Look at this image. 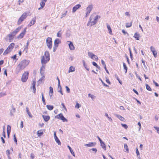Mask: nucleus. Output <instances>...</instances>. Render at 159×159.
<instances>
[{
  "instance_id": "4468645a",
  "label": "nucleus",
  "mask_w": 159,
  "mask_h": 159,
  "mask_svg": "<svg viewBox=\"0 0 159 159\" xmlns=\"http://www.w3.org/2000/svg\"><path fill=\"white\" fill-rule=\"evenodd\" d=\"M93 8V6L92 4L89 5L86 8V12L88 14H90L91 11Z\"/></svg>"
},
{
  "instance_id": "3c124183",
  "label": "nucleus",
  "mask_w": 159,
  "mask_h": 159,
  "mask_svg": "<svg viewBox=\"0 0 159 159\" xmlns=\"http://www.w3.org/2000/svg\"><path fill=\"white\" fill-rule=\"evenodd\" d=\"M80 106H80V104L78 102H77L75 107V108H79L80 107Z\"/></svg>"
},
{
  "instance_id": "aec40b11",
  "label": "nucleus",
  "mask_w": 159,
  "mask_h": 159,
  "mask_svg": "<svg viewBox=\"0 0 159 159\" xmlns=\"http://www.w3.org/2000/svg\"><path fill=\"white\" fill-rule=\"evenodd\" d=\"M42 117L44 120L46 122L48 121L50 119V117L48 116H44L43 115H42Z\"/></svg>"
},
{
  "instance_id": "b1692460",
  "label": "nucleus",
  "mask_w": 159,
  "mask_h": 159,
  "mask_svg": "<svg viewBox=\"0 0 159 159\" xmlns=\"http://www.w3.org/2000/svg\"><path fill=\"white\" fill-rule=\"evenodd\" d=\"M92 16H91L89 18L90 21V23H91V26H92V25H94L97 22V21H96V20H95L94 19L93 21H91V20H92Z\"/></svg>"
},
{
  "instance_id": "864d4df0",
  "label": "nucleus",
  "mask_w": 159,
  "mask_h": 159,
  "mask_svg": "<svg viewBox=\"0 0 159 159\" xmlns=\"http://www.w3.org/2000/svg\"><path fill=\"white\" fill-rule=\"evenodd\" d=\"M67 12V11H66L65 13H64L62 15L61 17V18H62L63 17H65L66 16Z\"/></svg>"
},
{
  "instance_id": "5fc2aeb1",
  "label": "nucleus",
  "mask_w": 159,
  "mask_h": 159,
  "mask_svg": "<svg viewBox=\"0 0 159 159\" xmlns=\"http://www.w3.org/2000/svg\"><path fill=\"white\" fill-rule=\"evenodd\" d=\"M66 91L67 93H69L70 92V89L67 86H66Z\"/></svg>"
},
{
  "instance_id": "bf43d9fd",
  "label": "nucleus",
  "mask_w": 159,
  "mask_h": 159,
  "mask_svg": "<svg viewBox=\"0 0 159 159\" xmlns=\"http://www.w3.org/2000/svg\"><path fill=\"white\" fill-rule=\"evenodd\" d=\"M6 154H7V156H10V151L9 150H7L6 151Z\"/></svg>"
},
{
  "instance_id": "13d9d810",
  "label": "nucleus",
  "mask_w": 159,
  "mask_h": 159,
  "mask_svg": "<svg viewBox=\"0 0 159 159\" xmlns=\"http://www.w3.org/2000/svg\"><path fill=\"white\" fill-rule=\"evenodd\" d=\"M83 63L84 66L85 67V68L86 69V70H89V69L87 68V66L85 64V62H84V61H83Z\"/></svg>"
},
{
  "instance_id": "680f3d73",
  "label": "nucleus",
  "mask_w": 159,
  "mask_h": 159,
  "mask_svg": "<svg viewBox=\"0 0 159 159\" xmlns=\"http://www.w3.org/2000/svg\"><path fill=\"white\" fill-rule=\"evenodd\" d=\"M136 153L137 156L139 155V152L137 148H136Z\"/></svg>"
},
{
  "instance_id": "dca6fc26",
  "label": "nucleus",
  "mask_w": 159,
  "mask_h": 159,
  "mask_svg": "<svg viewBox=\"0 0 159 159\" xmlns=\"http://www.w3.org/2000/svg\"><path fill=\"white\" fill-rule=\"evenodd\" d=\"M11 107L12 108V109L10 110V115L11 116L13 115V113L16 111V108L14 107V106L13 104L11 105Z\"/></svg>"
},
{
  "instance_id": "c85d7f7f",
  "label": "nucleus",
  "mask_w": 159,
  "mask_h": 159,
  "mask_svg": "<svg viewBox=\"0 0 159 159\" xmlns=\"http://www.w3.org/2000/svg\"><path fill=\"white\" fill-rule=\"evenodd\" d=\"M67 147L70 150L71 153L72 155L73 156L75 157V154L74 152H73V150L71 148L69 145L67 146Z\"/></svg>"
},
{
  "instance_id": "393cba45",
  "label": "nucleus",
  "mask_w": 159,
  "mask_h": 159,
  "mask_svg": "<svg viewBox=\"0 0 159 159\" xmlns=\"http://www.w3.org/2000/svg\"><path fill=\"white\" fill-rule=\"evenodd\" d=\"M107 29H108V30L109 31V34H112V30H111V28L110 26L108 24H107Z\"/></svg>"
},
{
  "instance_id": "f704fd0d",
  "label": "nucleus",
  "mask_w": 159,
  "mask_h": 159,
  "mask_svg": "<svg viewBox=\"0 0 159 159\" xmlns=\"http://www.w3.org/2000/svg\"><path fill=\"white\" fill-rule=\"evenodd\" d=\"M124 146V149H125L126 150H124V151L125 152H129V149L127 145L126 144H125Z\"/></svg>"
},
{
  "instance_id": "ea45409f",
  "label": "nucleus",
  "mask_w": 159,
  "mask_h": 159,
  "mask_svg": "<svg viewBox=\"0 0 159 159\" xmlns=\"http://www.w3.org/2000/svg\"><path fill=\"white\" fill-rule=\"evenodd\" d=\"M105 116H106L108 119L111 122L112 121V120L111 117H109L108 114L107 113H105Z\"/></svg>"
},
{
  "instance_id": "5701e85b",
  "label": "nucleus",
  "mask_w": 159,
  "mask_h": 159,
  "mask_svg": "<svg viewBox=\"0 0 159 159\" xmlns=\"http://www.w3.org/2000/svg\"><path fill=\"white\" fill-rule=\"evenodd\" d=\"M116 116L117 118H118L119 119H120V120H121L122 121H124L125 120V119L124 117H122L120 115H116Z\"/></svg>"
},
{
  "instance_id": "f03ea898",
  "label": "nucleus",
  "mask_w": 159,
  "mask_h": 159,
  "mask_svg": "<svg viewBox=\"0 0 159 159\" xmlns=\"http://www.w3.org/2000/svg\"><path fill=\"white\" fill-rule=\"evenodd\" d=\"M29 61L23 60L21 61L18 65V66L21 69H24L29 64Z\"/></svg>"
},
{
  "instance_id": "20e7f679",
  "label": "nucleus",
  "mask_w": 159,
  "mask_h": 159,
  "mask_svg": "<svg viewBox=\"0 0 159 159\" xmlns=\"http://www.w3.org/2000/svg\"><path fill=\"white\" fill-rule=\"evenodd\" d=\"M27 16V13L26 12L24 13L18 19L17 24L18 25L21 24V22L26 18Z\"/></svg>"
},
{
  "instance_id": "2f4dec72",
  "label": "nucleus",
  "mask_w": 159,
  "mask_h": 159,
  "mask_svg": "<svg viewBox=\"0 0 159 159\" xmlns=\"http://www.w3.org/2000/svg\"><path fill=\"white\" fill-rule=\"evenodd\" d=\"M46 107L50 111L52 110L54 108L53 106L50 105H47Z\"/></svg>"
},
{
  "instance_id": "338daca9",
  "label": "nucleus",
  "mask_w": 159,
  "mask_h": 159,
  "mask_svg": "<svg viewBox=\"0 0 159 159\" xmlns=\"http://www.w3.org/2000/svg\"><path fill=\"white\" fill-rule=\"evenodd\" d=\"M134 98L137 101V103H138L139 104V105H141V102L139 100H138L136 98Z\"/></svg>"
},
{
  "instance_id": "ddd939ff",
  "label": "nucleus",
  "mask_w": 159,
  "mask_h": 159,
  "mask_svg": "<svg viewBox=\"0 0 159 159\" xmlns=\"http://www.w3.org/2000/svg\"><path fill=\"white\" fill-rule=\"evenodd\" d=\"M81 5L80 4H78L75 5L73 8L72 11V12L74 13L77 10L81 7Z\"/></svg>"
},
{
  "instance_id": "2eb2a0df",
  "label": "nucleus",
  "mask_w": 159,
  "mask_h": 159,
  "mask_svg": "<svg viewBox=\"0 0 159 159\" xmlns=\"http://www.w3.org/2000/svg\"><path fill=\"white\" fill-rule=\"evenodd\" d=\"M67 42L69 43L68 45L70 49L71 50H74L75 48L73 43L71 41H68Z\"/></svg>"
},
{
  "instance_id": "6e6d98bb",
  "label": "nucleus",
  "mask_w": 159,
  "mask_h": 159,
  "mask_svg": "<svg viewBox=\"0 0 159 159\" xmlns=\"http://www.w3.org/2000/svg\"><path fill=\"white\" fill-rule=\"evenodd\" d=\"M153 82L154 84L156 86L159 87V84L157 83L154 80H153Z\"/></svg>"
},
{
  "instance_id": "a18cd8bd",
  "label": "nucleus",
  "mask_w": 159,
  "mask_h": 159,
  "mask_svg": "<svg viewBox=\"0 0 159 159\" xmlns=\"http://www.w3.org/2000/svg\"><path fill=\"white\" fill-rule=\"evenodd\" d=\"M88 97H90L92 99H93V98H95V96L92 95L91 94H88Z\"/></svg>"
},
{
  "instance_id": "774afa93",
  "label": "nucleus",
  "mask_w": 159,
  "mask_h": 159,
  "mask_svg": "<svg viewBox=\"0 0 159 159\" xmlns=\"http://www.w3.org/2000/svg\"><path fill=\"white\" fill-rule=\"evenodd\" d=\"M16 55H15L13 56H12V57H11V58L13 59L14 60L16 59Z\"/></svg>"
},
{
  "instance_id": "8fccbe9b",
  "label": "nucleus",
  "mask_w": 159,
  "mask_h": 159,
  "mask_svg": "<svg viewBox=\"0 0 159 159\" xmlns=\"http://www.w3.org/2000/svg\"><path fill=\"white\" fill-rule=\"evenodd\" d=\"M100 80L103 86L107 87H109V86L105 84L101 79H100Z\"/></svg>"
},
{
  "instance_id": "cd10ccee",
  "label": "nucleus",
  "mask_w": 159,
  "mask_h": 159,
  "mask_svg": "<svg viewBox=\"0 0 159 159\" xmlns=\"http://www.w3.org/2000/svg\"><path fill=\"white\" fill-rule=\"evenodd\" d=\"M37 134H38V137H40V136L43 134V133L42 131V130H40L37 131Z\"/></svg>"
},
{
  "instance_id": "473e14b6",
  "label": "nucleus",
  "mask_w": 159,
  "mask_h": 159,
  "mask_svg": "<svg viewBox=\"0 0 159 159\" xmlns=\"http://www.w3.org/2000/svg\"><path fill=\"white\" fill-rule=\"evenodd\" d=\"M115 78L118 80L119 82L121 84H122V82L120 80V79L118 77L117 75L116 74H115Z\"/></svg>"
},
{
  "instance_id": "412c9836",
  "label": "nucleus",
  "mask_w": 159,
  "mask_h": 159,
  "mask_svg": "<svg viewBox=\"0 0 159 159\" xmlns=\"http://www.w3.org/2000/svg\"><path fill=\"white\" fill-rule=\"evenodd\" d=\"M35 84L36 82L35 81H33L32 83V88L33 89V93H35L36 91V89L35 88Z\"/></svg>"
},
{
  "instance_id": "9b49d317",
  "label": "nucleus",
  "mask_w": 159,
  "mask_h": 159,
  "mask_svg": "<svg viewBox=\"0 0 159 159\" xmlns=\"http://www.w3.org/2000/svg\"><path fill=\"white\" fill-rule=\"evenodd\" d=\"M54 136L56 142L58 144V145H61V142L59 139H58V138L57 136L56 132L55 131L54 132Z\"/></svg>"
},
{
  "instance_id": "4d7b16f0",
  "label": "nucleus",
  "mask_w": 159,
  "mask_h": 159,
  "mask_svg": "<svg viewBox=\"0 0 159 159\" xmlns=\"http://www.w3.org/2000/svg\"><path fill=\"white\" fill-rule=\"evenodd\" d=\"M58 47L54 45L53 47V52H55L57 48Z\"/></svg>"
},
{
  "instance_id": "0e129e2a",
  "label": "nucleus",
  "mask_w": 159,
  "mask_h": 159,
  "mask_svg": "<svg viewBox=\"0 0 159 159\" xmlns=\"http://www.w3.org/2000/svg\"><path fill=\"white\" fill-rule=\"evenodd\" d=\"M6 95V94L5 93H0V98Z\"/></svg>"
},
{
  "instance_id": "49530a36",
  "label": "nucleus",
  "mask_w": 159,
  "mask_h": 159,
  "mask_svg": "<svg viewBox=\"0 0 159 159\" xmlns=\"http://www.w3.org/2000/svg\"><path fill=\"white\" fill-rule=\"evenodd\" d=\"M49 93L53 94V89L52 87H49Z\"/></svg>"
},
{
  "instance_id": "72a5a7b5",
  "label": "nucleus",
  "mask_w": 159,
  "mask_h": 159,
  "mask_svg": "<svg viewBox=\"0 0 159 159\" xmlns=\"http://www.w3.org/2000/svg\"><path fill=\"white\" fill-rule=\"evenodd\" d=\"M92 64L93 66H96V67L97 68L99 69L100 68V67L98 65V64H97V63L96 62H94V61L93 62H92Z\"/></svg>"
},
{
  "instance_id": "9d476101",
  "label": "nucleus",
  "mask_w": 159,
  "mask_h": 159,
  "mask_svg": "<svg viewBox=\"0 0 159 159\" xmlns=\"http://www.w3.org/2000/svg\"><path fill=\"white\" fill-rule=\"evenodd\" d=\"M150 50L152 52L154 57H157V52L155 50V48L152 46L150 47Z\"/></svg>"
},
{
  "instance_id": "c9c22d12",
  "label": "nucleus",
  "mask_w": 159,
  "mask_h": 159,
  "mask_svg": "<svg viewBox=\"0 0 159 159\" xmlns=\"http://www.w3.org/2000/svg\"><path fill=\"white\" fill-rule=\"evenodd\" d=\"M101 62H102V64L103 66L104 67V68L105 69V70H107V68H106V64H105V63L104 61H103V60H101Z\"/></svg>"
},
{
  "instance_id": "f257e3e1",
  "label": "nucleus",
  "mask_w": 159,
  "mask_h": 159,
  "mask_svg": "<svg viewBox=\"0 0 159 159\" xmlns=\"http://www.w3.org/2000/svg\"><path fill=\"white\" fill-rule=\"evenodd\" d=\"M50 60V54L48 51H46L44 52V56L42 57L41 63L42 64H46Z\"/></svg>"
},
{
  "instance_id": "79ce46f5",
  "label": "nucleus",
  "mask_w": 159,
  "mask_h": 159,
  "mask_svg": "<svg viewBox=\"0 0 159 159\" xmlns=\"http://www.w3.org/2000/svg\"><path fill=\"white\" fill-rule=\"evenodd\" d=\"M92 59L95 60L96 61H97L98 60V58L97 56L94 54L93 57V58Z\"/></svg>"
},
{
  "instance_id": "4c0bfd02",
  "label": "nucleus",
  "mask_w": 159,
  "mask_h": 159,
  "mask_svg": "<svg viewBox=\"0 0 159 159\" xmlns=\"http://www.w3.org/2000/svg\"><path fill=\"white\" fill-rule=\"evenodd\" d=\"M146 88L147 90L149 91H152V89L150 87V86L147 84H146Z\"/></svg>"
},
{
  "instance_id": "052dcab7",
  "label": "nucleus",
  "mask_w": 159,
  "mask_h": 159,
  "mask_svg": "<svg viewBox=\"0 0 159 159\" xmlns=\"http://www.w3.org/2000/svg\"><path fill=\"white\" fill-rule=\"evenodd\" d=\"M154 128L157 130V133L159 134V127H154Z\"/></svg>"
},
{
  "instance_id": "e433bc0d",
  "label": "nucleus",
  "mask_w": 159,
  "mask_h": 159,
  "mask_svg": "<svg viewBox=\"0 0 159 159\" xmlns=\"http://www.w3.org/2000/svg\"><path fill=\"white\" fill-rule=\"evenodd\" d=\"M88 55L90 57L91 59L93 58V56L94 55V54L93 53L89 52H88Z\"/></svg>"
},
{
  "instance_id": "58836bf2",
  "label": "nucleus",
  "mask_w": 159,
  "mask_h": 159,
  "mask_svg": "<svg viewBox=\"0 0 159 159\" xmlns=\"http://www.w3.org/2000/svg\"><path fill=\"white\" fill-rule=\"evenodd\" d=\"M11 129V126L9 125H8L7 128V132H9L10 133Z\"/></svg>"
},
{
  "instance_id": "f8f14e48",
  "label": "nucleus",
  "mask_w": 159,
  "mask_h": 159,
  "mask_svg": "<svg viewBox=\"0 0 159 159\" xmlns=\"http://www.w3.org/2000/svg\"><path fill=\"white\" fill-rule=\"evenodd\" d=\"M26 28H25L24 30L18 36V38H20V39H22V38L25 34L26 32Z\"/></svg>"
},
{
  "instance_id": "a19ab883",
  "label": "nucleus",
  "mask_w": 159,
  "mask_h": 159,
  "mask_svg": "<svg viewBox=\"0 0 159 159\" xmlns=\"http://www.w3.org/2000/svg\"><path fill=\"white\" fill-rule=\"evenodd\" d=\"M132 25V22L130 23H126L125 26L126 28H129Z\"/></svg>"
},
{
  "instance_id": "37998d69",
  "label": "nucleus",
  "mask_w": 159,
  "mask_h": 159,
  "mask_svg": "<svg viewBox=\"0 0 159 159\" xmlns=\"http://www.w3.org/2000/svg\"><path fill=\"white\" fill-rule=\"evenodd\" d=\"M61 30H59L57 34V36L58 37H61Z\"/></svg>"
},
{
  "instance_id": "39448f33",
  "label": "nucleus",
  "mask_w": 159,
  "mask_h": 159,
  "mask_svg": "<svg viewBox=\"0 0 159 159\" xmlns=\"http://www.w3.org/2000/svg\"><path fill=\"white\" fill-rule=\"evenodd\" d=\"M46 44L48 48L51 49L52 47V38L48 37L46 40Z\"/></svg>"
},
{
  "instance_id": "4be33fe9",
  "label": "nucleus",
  "mask_w": 159,
  "mask_h": 159,
  "mask_svg": "<svg viewBox=\"0 0 159 159\" xmlns=\"http://www.w3.org/2000/svg\"><path fill=\"white\" fill-rule=\"evenodd\" d=\"M47 0H42L40 3V5L41 6V8H43L45 5V3Z\"/></svg>"
},
{
  "instance_id": "c03bdc74",
  "label": "nucleus",
  "mask_w": 159,
  "mask_h": 159,
  "mask_svg": "<svg viewBox=\"0 0 159 159\" xmlns=\"http://www.w3.org/2000/svg\"><path fill=\"white\" fill-rule=\"evenodd\" d=\"M13 137H14V141L15 142V143H16V144H17V140L16 136V134H14L13 135Z\"/></svg>"
},
{
  "instance_id": "de8ad7c7",
  "label": "nucleus",
  "mask_w": 159,
  "mask_h": 159,
  "mask_svg": "<svg viewBox=\"0 0 159 159\" xmlns=\"http://www.w3.org/2000/svg\"><path fill=\"white\" fill-rule=\"evenodd\" d=\"M7 36L9 37V41L11 42L12 40L13 39L14 37L12 36H10L9 34Z\"/></svg>"
},
{
  "instance_id": "c756f323",
  "label": "nucleus",
  "mask_w": 159,
  "mask_h": 159,
  "mask_svg": "<svg viewBox=\"0 0 159 159\" xmlns=\"http://www.w3.org/2000/svg\"><path fill=\"white\" fill-rule=\"evenodd\" d=\"M100 143L101 146L102 147V148L103 149H104L105 150H106V146L104 143L103 141H102V142Z\"/></svg>"
},
{
  "instance_id": "f3484780",
  "label": "nucleus",
  "mask_w": 159,
  "mask_h": 159,
  "mask_svg": "<svg viewBox=\"0 0 159 159\" xmlns=\"http://www.w3.org/2000/svg\"><path fill=\"white\" fill-rule=\"evenodd\" d=\"M61 43V40L59 39H56L54 41V45L58 47L59 44Z\"/></svg>"
},
{
  "instance_id": "e2e57ef3",
  "label": "nucleus",
  "mask_w": 159,
  "mask_h": 159,
  "mask_svg": "<svg viewBox=\"0 0 159 159\" xmlns=\"http://www.w3.org/2000/svg\"><path fill=\"white\" fill-rule=\"evenodd\" d=\"M23 122L22 121H21L20 124V128H22L23 127Z\"/></svg>"
},
{
  "instance_id": "423d86ee",
  "label": "nucleus",
  "mask_w": 159,
  "mask_h": 159,
  "mask_svg": "<svg viewBox=\"0 0 159 159\" xmlns=\"http://www.w3.org/2000/svg\"><path fill=\"white\" fill-rule=\"evenodd\" d=\"M29 73L28 72H25L22 75L21 80L23 82H25L26 81L28 78Z\"/></svg>"
},
{
  "instance_id": "7ed1b4c3",
  "label": "nucleus",
  "mask_w": 159,
  "mask_h": 159,
  "mask_svg": "<svg viewBox=\"0 0 159 159\" xmlns=\"http://www.w3.org/2000/svg\"><path fill=\"white\" fill-rule=\"evenodd\" d=\"M14 46L15 44L14 43H12L10 44L7 48V49L5 50L3 53V54L6 55L10 52L14 48Z\"/></svg>"
},
{
  "instance_id": "09e8293b",
  "label": "nucleus",
  "mask_w": 159,
  "mask_h": 159,
  "mask_svg": "<svg viewBox=\"0 0 159 159\" xmlns=\"http://www.w3.org/2000/svg\"><path fill=\"white\" fill-rule=\"evenodd\" d=\"M100 18V16L97 15L95 18L94 19L96 20V21L97 22L98 20V18Z\"/></svg>"
},
{
  "instance_id": "69168bd1",
  "label": "nucleus",
  "mask_w": 159,
  "mask_h": 159,
  "mask_svg": "<svg viewBox=\"0 0 159 159\" xmlns=\"http://www.w3.org/2000/svg\"><path fill=\"white\" fill-rule=\"evenodd\" d=\"M123 66L124 70H127V67L125 63H123Z\"/></svg>"
},
{
  "instance_id": "bb28decb",
  "label": "nucleus",
  "mask_w": 159,
  "mask_h": 159,
  "mask_svg": "<svg viewBox=\"0 0 159 159\" xmlns=\"http://www.w3.org/2000/svg\"><path fill=\"white\" fill-rule=\"evenodd\" d=\"M139 34L137 33H135L134 35V37L137 40H139Z\"/></svg>"
},
{
  "instance_id": "0eeeda50",
  "label": "nucleus",
  "mask_w": 159,
  "mask_h": 159,
  "mask_svg": "<svg viewBox=\"0 0 159 159\" xmlns=\"http://www.w3.org/2000/svg\"><path fill=\"white\" fill-rule=\"evenodd\" d=\"M55 118L60 119L62 120L63 122H67V120L63 116L62 113H60L55 116Z\"/></svg>"
},
{
  "instance_id": "a878e982",
  "label": "nucleus",
  "mask_w": 159,
  "mask_h": 159,
  "mask_svg": "<svg viewBox=\"0 0 159 159\" xmlns=\"http://www.w3.org/2000/svg\"><path fill=\"white\" fill-rule=\"evenodd\" d=\"M26 111L28 116L32 118L33 117V116L30 112L28 108V107H26Z\"/></svg>"
},
{
  "instance_id": "7c9ffc66",
  "label": "nucleus",
  "mask_w": 159,
  "mask_h": 159,
  "mask_svg": "<svg viewBox=\"0 0 159 159\" xmlns=\"http://www.w3.org/2000/svg\"><path fill=\"white\" fill-rule=\"evenodd\" d=\"M57 90L58 92H60L62 95L63 94L62 91L61 90V87L60 85V84H59V85H58Z\"/></svg>"
},
{
  "instance_id": "603ef678",
  "label": "nucleus",
  "mask_w": 159,
  "mask_h": 159,
  "mask_svg": "<svg viewBox=\"0 0 159 159\" xmlns=\"http://www.w3.org/2000/svg\"><path fill=\"white\" fill-rule=\"evenodd\" d=\"M121 125H122V126L124 128H125V129H126L128 128V126L126 124H121Z\"/></svg>"
},
{
  "instance_id": "6ab92c4d",
  "label": "nucleus",
  "mask_w": 159,
  "mask_h": 159,
  "mask_svg": "<svg viewBox=\"0 0 159 159\" xmlns=\"http://www.w3.org/2000/svg\"><path fill=\"white\" fill-rule=\"evenodd\" d=\"M96 145V143L95 142H90L88 144H85V146L87 147H93Z\"/></svg>"
},
{
  "instance_id": "a211bd4d",
  "label": "nucleus",
  "mask_w": 159,
  "mask_h": 159,
  "mask_svg": "<svg viewBox=\"0 0 159 159\" xmlns=\"http://www.w3.org/2000/svg\"><path fill=\"white\" fill-rule=\"evenodd\" d=\"M36 22V19L35 18H33L31 21L30 23L29 24L28 26H32V25L34 24Z\"/></svg>"
},
{
  "instance_id": "1a4fd4ad",
  "label": "nucleus",
  "mask_w": 159,
  "mask_h": 159,
  "mask_svg": "<svg viewBox=\"0 0 159 159\" xmlns=\"http://www.w3.org/2000/svg\"><path fill=\"white\" fill-rule=\"evenodd\" d=\"M40 73L42 77L38 81L39 84H41L42 83L43 80L45 76L44 75V70H40Z\"/></svg>"
},
{
  "instance_id": "6e6552de",
  "label": "nucleus",
  "mask_w": 159,
  "mask_h": 159,
  "mask_svg": "<svg viewBox=\"0 0 159 159\" xmlns=\"http://www.w3.org/2000/svg\"><path fill=\"white\" fill-rule=\"evenodd\" d=\"M21 29V27H19L18 28L15 30L13 31L10 34H9V36L11 37L12 36L14 38V37L20 31Z\"/></svg>"
}]
</instances>
